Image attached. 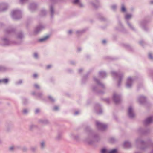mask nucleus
I'll return each mask as SVG.
<instances>
[{
  "mask_svg": "<svg viewBox=\"0 0 153 153\" xmlns=\"http://www.w3.org/2000/svg\"><path fill=\"white\" fill-rule=\"evenodd\" d=\"M39 110L38 109H37L36 110V111H35V113H37L38 112H39Z\"/></svg>",
  "mask_w": 153,
  "mask_h": 153,
  "instance_id": "4468645a",
  "label": "nucleus"
},
{
  "mask_svg": "<svg viewBox=\"0 0 153 153\" xmlns=\"http://www.w3.org/2000/svg\"><path fill=\"white\" fill-rule=\"evenodd\" d=\"M71 33H72V31H71V30H69V31H68V33H69V34Z\"/></svg>",
  "mask_w": 153,
  "mask_h": 153,
  "instance_id": "5701e85b",
  "label": "nucleus"
},
{
  "mask_svg": "<svg viewBox=\"0 0 153 153\" xmlns=\"http://www.w3.org/2000/svg\"><path fill=\"white\" fill-rule=\"evenodd\" d=\"M131 81H132V80H131V78H129L128 79L127 83L130 82L131 83Z\"/></svg>",
  "mask_w": 153,
  "mask_h": 153,
  "instance_id": "0eeeda50",
  "label": "nucleus"
},
{
  "mask_svg": "<svg viewBox=\"0 0 153 153\" xmlns=\"http://www.w3.org/2000/svg\"><path fill=\"white\" fill-rule=\"evenodd\" d=\"M96 124L97 126H103L102 124L99 123L98 122H97Z\"/></svg>",
  "mask_w": 153,
  "mask_h": 153,
  "instance_id": "1a4fd4ad",
  "label": "nucleus"
},
{
  "mask_svg": "<svg viewBox=\"0 0 153 153\" xmlns=\"http://www.w3.org/2000/svg\"><path fill=\"white\" fill-rule=\"evenodd\" d=\"M79 1V0H75L74 1V3L76 4L78 3Z\"/></svg>",
  "mask_w": 153,
  "mask_h": 153,
  "instance_id": "9d476101",
  "label": "nucleus"
},
{
  "mask_svg": "<svg viewBox=\"0 0 153 153\" xmlns=\"http://www.w3.org/2000/svg\"><path fill=\"white\" fill-rule=\"evenodd\" d=\"M149 57L151 59H152V55L151 54H149Z\"/></svg>",
  "mask_w": 153,
  "mask_h": 153,
  "instance_id": "9b49d317",
  "label": "nucleus"
},
{
  "mask_svg": "<svg viewBox=\"0 0 153 153\" xmlns=\"http://www.w3.org/2000/svg\"><path fill=\"white\" fill-rule=\"evenodd\" d=\"M13 147H10V150H12L13 149Z\"/></svg>",
  "mask_w": 153,
  "mask_h": 153,
  "instance_id": "aec40b11",
  "label": "nucleus"
},
{
  "mask_svg": "<svg viewBox=\"0 0 153 153\" xmlns=\"http://www.w3.org/2000/svg\"><path fill=\"white\" fill-rule=\"evenodd\" d=\"M128 113L129 116L131 117H132L133 116V115H132V108H131L130 107L128 109Z\"/></svg>",
  "mask_w": 153,
  "mask_h": 153,
  "instance_id": "7ed1b4c3",
  "label": "nucleus"
},
{
  "mask_svg": "<svg viewBox=\"0 0 153 153\" xmlns=\"http://www.w3.org/2000/svg\"><path fill=\"white\" fill-rule=\"evenodd\" d=\"M8 81V79H3L1 80H0V83L1 82H3L4 83H7Z\"/></svg>",
  "mask_w": 153,
  "mask_h": 153,
  "instance_id": "39448f33",
  "label": "nucleus"
},
{
  "mask_svg": "<svg viewBox=\"0 0 153 153\" xmlns=\"http://www.w3.org/2000/svg\"><path fill=\"white\" fill-rule=\"evenodd\" d=\"M23 112L24 113H26L27 112V111L26 110H24L23 111Z\"/></svg>",
  "mask_w": 153,
  "mask_h": 153,
  "instance_id": "a211bd4d",
  "label": "nucleus"
},
{
  "mask_svg": "<svg viewBox=\"0 0 153 153\" xmlns=\"http://www.w3.org/2000/svg\"><path fill=\"white\" fill-rule=\"evenodd\" d=\"M49 37V36H47L43 38L39 39V41L40 42L45 41Z\"/></svg>",
  "mask_w": 153,
  "mask_h": 153,
  "instance_id": "20e7f679",
  "label": "nucleus"
},
{
  "mask_svg": "<svg viewBox=\"0 0 153 153\" xmlns=\"http://www.w3.org/2000/svg\"><path fill=\"white\" fill-rule=\"evenodd\" d=\"M153 121V117H150L147 119H146L145 120V123H149Z\"/></svg>",
  "mask_w": 153,
  "mask_h": 153,
  "instance_id": "f03ea898",
  "label": "nucleus"
},
{
  "mask_svg": "<svg viewBox=\"0 0 153 153\" xmlns=\"http://www.w3.org/2000/svg\"><path fill=\"white\" fill-rule=\"evenodd\" d=\"M121 10L123 12H125L126 11V8L124 6H122Z\"/></svg>",
  "mask_w": 153,
  "mask_h": 153,
  "instance_id": "6e6552de",
  "label": "nucleus"
},
{
  "mask_svg": "<svg viewBox=\"0 0 153 153\" xmlns=\"http://www.w3.org/2000/svg\"><path fill=\"white\" fill-rule=\"evenodd\" d=\"M58 107H57V106L55 107L54 108V109L55 110H58Z\"/></svg>",
  "mask_w": 153,
  "mask_h": 153,
  "instance_id": "ddd939ff",
  "label": "nucleus"
},
{
  "mask_svg": "<svg viewBox=\"0 0 153 153\" xmlns=\"http://www.w3.org/2000/svg\"><path fill=\"white\" fill-rule=\"evenodd\" d=\"M128 83H127V85L128 87H129L130 86V85H131V84H130V85H128Z\"/></svg>",
  "mask_w": 153,
  "mask_h": 153,
  "instance_id": "412c9836",
  "label": "nucleus"
},
{
  "mask_svg": "<svg viewBox=\"0 0 153 153\" xmlns=\"http://www.w3.org/2000/svg\"><path fill=\"white\" fill-rule=\"evenodd\" d=\"M101 153H117V150L115 149L112 150L109 152L105 149H102L101 151Z\"/></svg>",
  "mask_w": 153,
  "mask_h": 153,
  "instance_id": "f257e3e1",
  "label": "nucleus"
},
{
  "mask_svg": "<svg viewBox=\"0 0 153 153\" xmlns=\"http://www.w3.org/2000/svg\"><path fill=\"white\" fill-rule=\"evenodd\" d=\"M51 67V66L50 65H48L47 67V69H49Z\"/></svg>",
  "mask_w": 153,
  "mask_h": 153,
  "instance_id": "2eb2a0df",
  "label": "nucleus"
},
{
  "mask_svg": "<svg viewBox=\"0 0 153 153\" xmlns=\"http://www.w3.org/2000/svg\"><path fill=\"white\" fill-rule=\"evenodd\" d=\"M37 76V74H34L33 75V76H34V77L35 78H36V77Z\"/></svg>",
  "mask_w": 153,
  "mask_h": 153,
  "instance_id": "f3484780",
  "label": "nucleus"
},
{
  "mask_svg": "<svg viewBox=\"0 0 153 153\" xmlns=\"http://www.w3.org/2000/svg\"><path fill=\"white\" fill-rule=\"evenodd\" d=\"M35 87L36 88H39V86L38 85L36 84L35 85Z\"/></svg>",
  "mask_w": 153,
  "mask_h": 153,
  "instance_id": "f8f14e48",
  "label": "nucleus"
},
{
  "mask_svg": "<svg viewBox=\"0 0 153 153\" xmlns=\"http://www.w3.org/2000/svg\"><path fill=\"white\" fill-rule=\"evenodd\" d=\"M44 143L43 142H42V143H41V145H42V147H43L44 146Z\"/></svg>",
  "mask_w": 153,
  "mask_h": 153,
  "instance_id": "6ab92c4d",
  "label": "nucleus"
},
{
  "mask_svg": "<svg viewBox=\"0 0 153 153\" xmlns=\"http://www.w3.org/2000/svg\"><path fill=\"white\" fill-rule=\"evenodd\" d=\"M131 15L130 14L127 15L126 16V19H128L131 18Z\"/></svg>",
  "mask_w": 153,
  "mask_h": 153,
  "instance_id": "423d86ee",
  "label": "nucleus"
},
{
  "mask_svg": "<svg viewBox=\"0 0 153 153\" xmlns=\"http://www.w3.org/2000/svg\"><path fill=\"white\" fill-rule=\"evenodd\" d=\"M34 56H35V57L36 58V57H37V56H38V55H37V53H35V54H34Z\"/></svg>",
  "mask_w": 153,
  "mask_h": 153,
  "instance_id": "dca6fc26",
  "label": "nucleus"
},
{
  "mask_svg": "<svg viewBox=\"0 0 153 153\" xmlns=\"http://www.w3.org/2000/svg\"><path fill=\"white\" fill-rule=\"evenodd\" d=\"M102 42L103 43H105L106 42L105 40H104L102 41Z\"/></svg>",
  "mask_w": 153,
  "mask_h": 153,
  "instance_id": "4be33fe9",
  "label": "nucleus"
}]
</instances>
